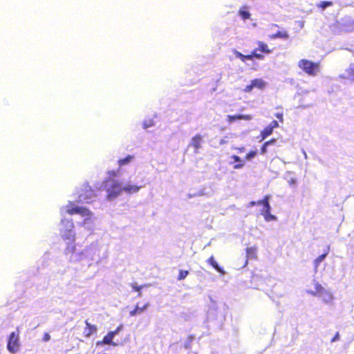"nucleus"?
<instances>
[{"instance_id":"10","label":"nucleus","mask_w":354,"mask_h":354,"mask_svg":"<svg viewBox=\"0 0 354 354\" xmlns=\"http://www.w3.org/2000/svg\"><path fill=\"white\" fill-rule=\"evenodd\" d=\"M266 86V82L262 79H254L251 81L250 84L247 85L243 89L244 92L250 93L254 88L263 89Z\"/></svg>"},{"instance_id":"11","label":"nucleus","mask_w":354,"mask_h":354,"mask_svg":"<svg viewBox=\"0 0 354 354\" xmlns=\"http://www.w3.org/2000/svg\"><path fill=\"white\" fill-rule=\"evenodd\" d=\"M115 336V332L109 331L102 340L97 342V346L102 345H111L113 346H118V344L113 341V337Z\"/></svg>"},{"instance_id":"30","label":"nucleus","mask_w":354,"mask_h":354,"mask_svg":"<svg viewBox=\"0 0 354 354\" xmlns=\"http://www.w3.org/2000/svg\"><path fill=\"white\" fill-rule=\"evenodd\" d=\"M131 286L132 287L134 291L138 292V296L140 297L141 295L140 290L142 289V286H138L136 283H132Z\"/></svg>"},{"instance_id":"25","label":"nucleus","mask_w":354,"mask_h":354,"mask_svg":"<svg viewBox=\"0 0 354 354\" xmlns=\"http://www.w3.org/2000/svg\"><path fill=\"white\" fill-rule=\"evenodd\" d=\"M346 78L354 81V64H351L346 70Z\"/></svg>"},{"instance_id":"26","label":"nucleus","mask_w":354,"mask_h":354,"mask_svg":"<svg viewBox=\"0 0 354 354\" xmlns=\"http://www.w3.org/2000/svg\"><path fill=\"white\" fill-rule=\"evenodd\" d=\"M333 3L330 1H324L317 3V7L324 10L326 8L333 6Z\"/></svg>"},{"instance_id":"18","label":"nucleus","mask_w":354,"mask_h":354,"mask_svg":"<svg viewBox=\"0 0 354 354\" xmlns=\"http://www.w3.org/2000/svg\"><path fill=\"white\" fill-rule=\"evenodd\" d=\"M140 186H138L136 185L127 184L124 186H122V192H124L129 194H135L140 190Z\"/></svg>"},{"instance_id":"31","label":"nucleus","mask_w":354,"mask_h":354,"mask_svg":"<svg viewBox=\"0 0 354 354\" xmlns=\"http://www.w3.org/2000/svg\"><path fill=\"white\" fill-rule=\"evenodd\" d=\"M268 142H264L261 147L260 153L263 155L266 153L268 151Z\"/></svg>"},{"instance_id":"21","label":"nucleus","mask_w":354,"mask_h":354,"mask_svg":"<svg viewBox=\"0 0 354 354\" xmlns=\"http://www.w3.org/2000/svg\"><path fill=\"white\" fill-rule=\"evenodd\" d=\"M272 132H273V129H272V127H270L269 125L266 127L260 132V134H259L260 141H263V140H265L267 137L270 136L272 133Z\"/></svg>"},{"instance_id":"23","label":"nucleus","mask_w":354,"mask_h":354,"mask_svg":"<svg viewBox=\"0 0 354 354\" xmlns=\"http://www.w3.org/2000/svg\"><path fill=\"white\" fill-rule=\"evenodd\" d=\"M327 254H328V252H326L325 253L319 255L318 257H317L314 260V267H315V271H317V270L319 266V263L324 260V259L326 258Z\"/></svg>"},{"instance_id":"38","label":"nucleus","mask_w":354,"mask_h":354,"mask_svg":"<svg viewBox=\"0 0 354 354\" xmlns=\"http://www.w3.org/2000/svg\"><path fill=\"white\" fill-rule=\"evenodd\" d=\"M239 153H243L245 151V147H236L234 148Z\"/></svg>"},{"instance_id":"13","label":"nucleus","mask_w":354,"mask_h":354,"mask_svg":"<svg viewBox=\"0 0 354 354\" xmlns=\"http://www.w3.org/2000/svg\"><path fill=\"white\" fill-rule=\"evenodd\" d=\"M149 306V304L148 302L145 303L142 306H139V304H137L135 306V308L129 311V316L134 317L142 313L145 310L147 309Z\"/></svg>"},{"instance_id":"17","label":"nucleus","mask_w":354,"mask_h":354,"mask_svg":"<svg viewBox=\"0 0 354 354\" xmlns=\"http://www.w3.org/2000/svg\"><path fill=\"white\" fill-rule=\"evenodd\" d=\"M207 263L212 266L217 272H218L222 275L225 274V270L223 268L218 266V263L215 260L213 255H212L207 260Z\"/></svg>"},{"instance_id":"8","label":"nucleus","mask_w":354,"mask_h":354,"mask_svg":"<svg viewBox=\"0 0 354 354\" xmlns=\"http://www.w3.org/2000/svg\"><path fill=\"white\" fill-rule=\"evenodd\" d=\"M20 346L19 334V333L12 332L8 339L7 348L8 351L12 354H15L19 351Z\"/></svg>"},{"instance_id":"22","label":"nucleus","mask_w":354,"mask_h":354,"mask_svg":"<svg viewBox=\"0 0 354 354\" xmlns=\"http://www.w3.org/2000/svg\"><path fill=\"white\" fill-rule=\"evenodd\" d=\"M247 9L248 8L246 6H243L239 10V15L243 20L249 19L250 18L251 15Z\"/></svg>"},{"instance_id":"5","label":"nucleus","mask_w":354,"mask_h":354,"mask_svg":"<svg viewBox=\"0 0 354 354\" xmlns=\"http://www.w3.org/2000/svg\"><path fill=\"white\" fill-rule=\"evenodd\" d=\"M319 66V62H313L306 59H302L298 62L299 68L310 76H315L317 74Z\"/></svg>"},{"instance_id":"15","label":"nucleus","mask_w":354,"mask_h":354,"mask_svg":"<svg viewBox=\"0 0 354 354\" xmlns=\"http://www.w3.org/2000/svg\"><path fill=\"white\" fill-rule=\"evenodd\" d=\"M252 119V116L251 115H227V121L229 123H232L236 120H250Z\"/></svg>"},{"instance_id":"34","label":"nucleus","mask_w":354,"mask_h":354,"mask_svg":"<svg viewBox=\"0 0 354 354\" xmlns=\"http://www.w3.org/2000/svg\"><path fill=\"white\" fill-rule=\"evenodd\" d=\"M339 338V334L338 332H337L335 333V335H334V337L331 339V342H335L337 340H338Z\"/></svg>"},{"instance_id":"28","label":"nucleus","mask_w":354,"mask_h":354,"mask_svg":"<svg viewBox=\"0 0 354 354\" xmlns=\"http://www.w3.org/2000/svg\"><path fill=\"white\" fill-rule=\"evenodd\" d=\"M246 253L248 257L255 258L256 257V249L254 248H247Z\"/></svg>"},{"instance_id":"37","label":"nucleus","mask_w":354,"mask_h":354,"mask_svg":"<svg viewBox=\"0 0 354 354\" xmlns=\"http://www.w3.org/2000/svg\"><path fill=\"white\" fill-rule=\"evenodd\" d=\"M277 140L275 138H272L268 141H266V142H268V145H273L276 142Z\"/></svg>"},{"instance_id":"16","label":"nucleus","mask_w":354,"mask_h":354,"mask_svg":"<svg viewBox=\"0 0 354 354\" xmlns=\"http://www.w3.org/2000/svg\"><path fill=\"white\" fill-rule=\"evenodd\" d=\"M231 159L233 161L230 162V164L232 165L233 163H235L233 165V168L234 169H241V168H243L244 167L245 162L239 156H238L236 155H232L231 156Z\"/></svg>"},{"instance_id":"6","label":"nucleus","mask_w":354,"mask_h":354,"mask_svg":"<svg viewBox=\"0 0 354 354\" xmlns=\"http://www.w3.org/2000/svg\"><path fill=\"white\" fill-rule=\"evenodd\" d=\"M270 196L269 195L265 196L262 200L256 201L257 205H262L261 214L263 216L266 221H275L277 217L270 214L271 207L269 203Z\"/></svg>"},{"instance_id":"9","label":"nucleus","mask_w":354,"mask_h":354,"mask_svg":"<svg viewBox=\"0 0 354 354\" xmlns=\"http://www.w3.org/2000/svg\"><path fill=\"white\" fill-rule=\"evenodd\" d=\"M234 55L237 58L240 59L243 62H245L246 60H253L254 58H256L259 60H262L265 57L264 55L257 53V50H253L249 55H243L239 51H236L234 53Z\"/></svg>"},{"instance_id":"2","label":"nucleus","mask_w":354,"mask_h":354,"mask_svg":"<svg viewBox=\"0 0 354 354\" xmlns=\"http://www.w3.org/2000/svg\"><path fill=\"white\" fill-rule=\"evenodd\" d=\"M307 292L313 296L319 297L326 304H330L334 297L333 294L324 289V288L317 281H313V289H309Z\"/></svg>"},{"instance_id":"24","label":"nucleus","mask_w":354,"mask_h":354,"mask_svg":"<svg viewBox=\"0 0 354 354\" xmlns=\"http://www.w3.org/2000/svg\"><path fill=\"white\" fill-rule=\"evenodd\" d=\"M133 159V156L128 155L125 158L118 160V164L120 167H122L125 165L129 164Z\"/></svg>"},{"instance_id":"33","label":"nucleus","mask_w":354,"mask_h":354,"mask_svg":"<svg viewBox=\"0 0 354 354\" xmlns=\"http://www.w3.org/2000/svg\"><path fill=\"white\" fill-rule=\"evenodd\" d=\"M50 339V335L48 333H45L43 335V341L48 342Z\"/></svg>"},{"instance_id":"41","label":"nucleus","mask_w":354,"mask_h":354,"mask_svg":"<svg viewBox=\"0 0 354 354\" xmlns=\"http://www.w3.org/2000/svg\"><path fill=\"white\" fill-rule=\"evenodd\" d=\"M278 118L282 120V114H277L276 115Z\"/></svg>"},{"instance_id":"4","label":"nucleus","mask_w":354,"mask_h":354,"mask_svg":"<svg viewBox=\"0 0 354 354\" xmlns=\"http://www.w3.org/2000/svg\"><path fill=\"white\" fill-rule=\"evenodd\" d=\"M66 212L69 215L79 214L86 220L91 219L93 216L92 212L87 207L77 206L73 201H68L66 206Z\"/></svg>"},{"instance_id":"12","label":"nucleus","mask_w":354,"mask_h":354,"mask_svg":"<svg viewBox=\"0 0 354 354\" xmlns=\"http://www.w3.org/2000/svg\"><path fill=\"white\" fill-rule=\"evenodd\" d=\"M257 48L254 49L253 50H257V53L259 51V53L269 55L273 52V48H270V46L262 41H257Z\"/></svg>"},{"instance_id":"27","label":"nucleus","mask_w":354,"mask_h":354,"mask_svg":"<svg viewBox=\"0 0 354 354\" xmlns=\"http://www.w3.org/2000/svg\"><path fill=\"white\" fill-rule=\"evenodd\" d=\"M188 274H189V272L187 270H179L177 279L178 281L183 280L184 279H185L187 277Z\"/></svg>"},{"instance_id":"32","label":"nucleus","mask_w":354,"mask_h":354,"mask_svg":"<svg viewBox=\"0 0 354 354\" xmlns=\"http://www.w3.org/2000/svg\"><path fill=\"white\" fill-rule=\"evenodd\" d=\"M269 126L270 127H272V129L274 130V129L278 127L279 126V124H278V122L277 120H272L270 124H269Z\"/></svg>"},{"instance_id":"35","label":"nucleus","mask_w":354,"mask_h":354,"mask_svg":"<svg viewBox=\"0 0 354 354\" xmlns=\"http://www.w3.org/2000/svg\"><path fill=\"white\" fill-rule=\"evenodd\" d=\"M123 328V325L120 324L119 326L116 328L115 330H113L112 332H115V335Z\"/></svg>"},{"instance_id":"3","label":"nucleus","mask_w":354,"mask_h":354,"mask_svg":"<svg viewBox=\"0 0 354 354\" xmlns=\"http://www.w3.org/2000/svg\"><path fill=\"white\" fill-rule=\"evenodd\" d=\"M77 203L84 201L87 203L90 202L88 200L97 196L95 191L88 184V183H84L81 187L77 189Z\"/></svg>"},{"instance_id":"39","label":"nucleus","mask_w":354,"mask_h":354,"mask_svg":"<svg viewBox=\"0 0 354 354\" xmlns=\"http://www.w3.org/2000/svg\"><path fill=\"white\" fill-rule=\"evenodd\" d=\"M152 124H152L151 122H150V123L144 122V123H143V128L146 129H147L148 127H149L152 126Z\"/></svg>"},{"instance_id":"36","label":"nucleus","mask_w":354,"mask_h":354,"mask_svg":"<svg viewBox=\"0 0 354 354\" xmlns=\"http://www.w3.org/2000/svg\"><path fill=\"white\" fill-rule=\"evenodd\" d=\"M108 175H109V178H111V176H113V177L116 176L117 174L114 171H110L108 172Z\"/></svg>"},{"instance_id":"7","label":"nucleus","mask_w":354,"mask_h":354,"mask_svg":"<svg viewBox=\"0 0 354 354\" xmlns=\"http://www.w3.org/2000/svg\"><path fill=\"white\" fill-rule=\"evenodd\" d=\"M62 223L66 225L62 230V236L64 240H68L71 243H73L75 239V234L73 232L74 225L73 221L68 219H62Z\"/></svg>"},{"instance_id":"1","label":"nucleus","mask_w":354,"mask_h":354,"mask_svg":"<svg viewBox=\"0 0 354 354\" xmlns=\"http://www.w3.org/2000/svg\"><path fill=\"white\" fill-rule=\"evenodd\" d=\"M103 184L107 192L106 196L107 200H113L122 193V186L118 180L107 178L103 181Z\"/></svg>"},{"instance_id":"29","label":"nucleus","mask_w":354,"mask_h":354,"mask_svg":"<svg viewBox=\"0 0 354 354\" xmlns=\"http://www.w3.org/2000/svg\"><path fill=\"white\" fill-rule=\"evenodd\" d=\"M257 155V151L251 150L245 156V160H250Z\"/></svg>"},{"instance_id":"14","label":"nucleus","mask_w":354,"mask_h":354,"mask_svg":"<svg viewBox=\"0 0 354 354\" xmlns=\"http://www.w3.org/2000/svg\"><path fill=\"white\" fill-rule=\"evenodd\" d=\"M86 326L84 329V336L85 337H89L92 334L96 333L97 328L95 325L91 324L88 320L85 321Z\"/></svg>"},{"instance_id":"40","label":"nucleus","mask_w":354,"mask_h":354,"mask_svg":"<svg viewBox=\"0 0 354 354\" xmlns=\"http://www.w3.org/2000/svg\"><path fill=\"white\" fill-rule=\"evenodd\" d=\"M257 205L256 201H250L248 205V207H252Z\"/></svg>"},{"instance_id":"19","label":"nucleus","mask_w":354,"mask_h":354,"mask_svg":"<svg viewBox=\"0 0 354 354\" xmlns=\"http://www.w3.org/2000/svg\"><path fill=\"white\" fill-rule=\"evenodd\" d=\"M202 140L203 138L199 134L194 136L192 138L190 145L194 148L196 151H197L201 148Z\"/></svg>"},{"instance_id":"20","label":"nucleus","mask_w":354,"mask_h":354,"mask_svg":"<svg viewBox=\"0 0 354 354\" xmlns=\"http://www.w3.org/2000/svg\"><path fill=\"white\" fill-rule=\"evenodd\" d=\"M289 35L286 30L277 31V32L269 35V38L271 39L277 38L287 39Z\"/></svg>"}]
</instances>
